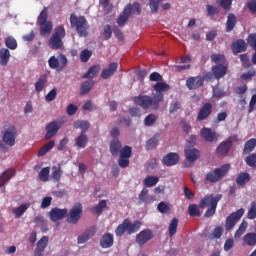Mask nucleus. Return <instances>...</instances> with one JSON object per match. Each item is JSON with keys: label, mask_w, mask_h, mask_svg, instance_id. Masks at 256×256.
Wrapping results in <instances>:
<instances>
[{"label": "nucleus", "mask_w": 256, "mask_h": 256, "mask_svg": "<svg viewBox=\"0 0 256 256\" xmlns=\"http://www.w3.org/2000/svg\"><path fill=\"white\" fill-rule=\"evenodd\" d=\"M141 225H143V223L139 220L132 223L129 218H126L116 227L115 235L116 237H123L125 233H127V235H133V233H137L139 229H141Z\"/></svg>", "instance_id": "f257e3e1"}, {"label": "nucleus", "mask_w": 256, "mask_h": 256, "mask_svg": "<svg viewBox=\"0 0 256 256\" xmlns=\"http://www.w3.org/2000/svg\"><path fill=\"white\" fill-rule=\"evenodd\" d=\"M222 197H223V195H221V194H218L216 196L206 195L200 201V203H199L200 209H205V207H207V205L210 206L206 210L204 217L209 218V217H213V215H215V213L217 212V205H218L219 201H221Z\"/></svg>", "instance_id": "f03ea898"}, {"label": "nucleus", "mask_w": 256, "mask_h": 256, "mask_svg": "<svg viewBox=\"0 0 256 256\" xmlns=\"http://www.w3.org/2000/svg\"><path fill=\"white\" fill-rule=\"evenodd\" d=\"M70 24L72 29L78 33L79 37H87L89 35V22L85 16L70 15Z\"/></svg>", "instance_id": "7ed1b4c3"}, {"label": "nucleus", "mask_w": 256, "mask_h": 256, "mask_svg": "<svg viewBox=\"0 0 256 256\" xmlns=\"http://www.w3.org/2000/svg\"><path fill=\"white\" fill-rule=\"evenodd\" d=\"M47 19H49V9L44 7L37 18V23L40 27V35L44 37L51 35V31H53V22Z\"/></svg>", "instance_id": "20e7f679"}, {"label": "nucleus", "mask_w": 256, "mask_h": 256, "mask_svg": "<svg viewBox=\"0 0 256 256\" xmlns=\"http://www.w3.org/2000/svg\"><path fill=\"white\" fill-rule=\"evenodd\" d=\"M230 169L231 164H224L221 167L214 169V171L208 172L205 179L206 181H209V183H219V181L229 173Z\"/></svg>", "instance_id": "39448f33"}, {"label": "nucleus", "mask_w": 256, "mask_h": 256, "mask_svg": "<svg viewBox=\"0 0 256 256\" xmlns=\"http://www.w3.org/2000/svg\"><path fill=\"white\" fill-rule=\"evenodd\" d=\"M155 96L153 97L149 95H139L134 97V103L135 105H138L139 107H142V109H153V111H157L159 109L160 102H155Z\"/></svg>", "instance_id": "423d86ee"}, {"label": "nucleus", "mask_w": 256, "mask_h": 256, "mask_svg": "<svg viewBox=\"0 0 256 256\" xmlns=\"http://www.w3.org/2000/svg\"><path fill=\"white\" fill-rule=\"evenodd\" d=\"M65 35V28L63 26H58L55 28L49 41V46L51 49H61V47H63V39H65Z\"/></svg>", "instance_id": "0eeeda50"}, {"label": "nucleus", "mask_w": 256, "mask_h": 256, "mask_svg": "<svg viewBox=\"0 0 256 256\" xmlns=\"http://www.w3.org/2000/svg\"><path fill=\"white\" fill-rule=\"evenodd\" d=\"M65 124V118H61L60 120H53L46 125V134L44 136L46 141L49 139H53L57 133H59V129L63 127Z\"/></svg>", "instance_id": "6e6552de"}, {"label": "nucleus", "mask_w": 256, "mask_h": 256, "mask_svg": "<svg viewBox=\"0 0 256 256\" xmlns=\"http://www.w3.org/2000/svg\"><path fill=\"white\" fill-rule=\"evenodd\" d=\"M237 140V135H232L227 140L221 142L216 148V154L218 157H227L229 155V151H231V147H233V143Z\"/></svg>", "instance_id": "1a4fd4ad"}, {"label": "nucleus", "mask_w": 256, "mask_h": 256, "mask_svg": "<svg viewBox=\"0 0 256 256\" xmlns=\"http://www.w3.org/2000/svg\"><path fill=\"white\" fill-rule=\"evenodd\" d=\"M81 217H83V205L76 203L69 211L66 221L70 225H77Z\"/></svg>", "instance_id": "9d476101"}, {"label": "nucleus", "mask_w": 256, "mask_h": 256, "mask_svg": "<svg viewBox=\"0 0 256 256\" xmlns=\"http://www.w3.org/2000/svg\"><path fill=\"white\" fill-rule=\"evenodd\" d=\"M153 89L156 92L154 94L156 103H163L165 96L163 93H167V91L171 90V86L165 82H157L153 85Z\"/></svg>", "instance_id": "9b49d317"}, {"label": "nucleus", "mask_w": 256, "mask_h": 256, "mask_svg": "<svg viewBox=\"0 0 256 256\" xmlns=\"http://www.w3.org/2000/svg\"><path fill=\"white\" fill-rule=\"evenodd\" d=\"M132 151L133 150L130 146H124L120 150V158L118 160L119 167H121L122 169L129 167V159H131Z\"/></svg>", "instance_id": "f8f14e48"}, {"label": "nucleus", "mask_w": 256, "mask_h": 256, "mask_svg": "<svg viewBox=\"0 0 256 256\" xmlns=\"http://www.w3.org/2000/svg\"><path fill=\"white\" fill-rule=\"evenodd\" d=\"M243 215H245V209L243 208H240L236 212L231 213L226 218V230L231 231V229L237 225V221H239Z\"/></svg>", "instance_id": "ddd939ff"}, {"label": "nucleus", "mask_w": 256, "mask_h": 256, "mask_svg": "<svg viewBox=\"0 0 256 256\" xmlns=\"http://www.w3.org/2000/svg\"><path fill=\"white\" fill-rule=\"evenodd\" d=\"M153 237L154 235L152 230L144 229L139 234L136 235V243L140 247H143V245H145V243H148V241H151Z\"/></svg>", "instance_id": "4468645a"}, {"label": "nucleus", "mask_w": 256, "mask_h": 256, "mask_svg": "<svg viewBox=\"0 0 256 256\" xmlns=\"http://www.w3.org/2000/svg\"><path fill=\"white\" fill-rule=\"evenodd\" d=\"M211 113H213V104L210 102L204 103L198 112L197 121H205V119H209Z\"/></svg>", "instance_id": "2eb2a0df"}, {"label": "nucleus", "mask_w": 256, "mask_h": 256, "mask_svg": "<svg viewBox=\"0 0 256 256\" xmlns=\"http://www.w3.org/2000/svg\"><path fill=\"white\" fill-rule=\"evenodd\" d=\"M15 139H17V129L14 126H11L5 131L3 141L6 143V145L13 147V145H15Z\"/></svg>", "instance_id": "dca6fc26"}, {"label": "nucleus", "mask_w": 256, "mask_h": 256, "mask_svg": "<svg viewBox=\"0 0 256 256\" xmlns=\"http://www.w3.org/2000/svg\"><path fill=\"white\" fill-rule=\"evenodd\" d=\"M68 210L67 208H52L49 212L50 221H61V219H65L67 217Z\"/></svg>", "instance_id": "f3484780"}, {"label": "nucleus", "mask_w": 256, "mask_h": 256, "mask_svg": "<svg viewBox=\"0 0 256 256\" xmlns=\"http://www.w3.org/2000/svg\"><path fill=\"white\" fill-rule=\"evenodd\" d=\"M205 84V78L203 76L190 77L186 80V87L190 90L199 89Z\"/></svg>", "instance_id": "a211bd4d"}, {"label": "nucleus", "mask_w": 256, "mask_h": 256, "mask_svg": "<svg viewBox=\"0 0 256 256\" xmlns=\"http://www.w3.org/2000/svg\"><path fill=\"white\" fill-rule=\"evenodd\" d=\"M184 153L189 163H195L201 157V152L197 148H185Z\"/></svg>", "instance_id": "6ab92c4d"}, {"label": "nucleus", "mask_w": 256, "mask_h": 256, "mask_svg": "<svg viewBox=\"0 0 256 256\" xmlns=\"http://www.w3.org/2000/svg\"><path fill=\"white\" fill-rule=\"evenodd\" d=\"M49 245V237L43 236L38 242L34 251V256H43L45 249Z\"/></svg>", "instance_id": "aec40b11"}, {"label": "nucleus", "mask_w": 256, "mask_h": 256, "mask_svg": "<svg viewBox=\"0 0 256 256\" xmlns=\"http://www.w3.org/2000/svg\"><path fill=\"white\" fill-rule=\"evenodd\" d=\"M163 165L166 167H173V165H177L179 163V154L170 152L162 159Z\"/></svg>", "instance_id": "412c9836"}, {"label": "nucleus", "mask_w": 256, "mask_h": 256, "mask_svg": "<svg viewBox=\"0 0 256 256\" xmlns=\"http://www.w3.org/2000/svg\"><path fill=\"white\" fill-rule=\"evenodd\" d=\"M200 135L205 141H207V143L217 141V132L213 131L211 128L204 127L201 130Z\"/></svg>", "instance_id": "4be33fe9"}, {"label": "nucleus", "mask_w": 256, "mask_h": 256, "mask_svg": "<svg viewBox=\"0 0 256 256\" xmlns=\"http://www.w3.org/2000/svg\"><path fill=\"white\" fill-rule=\"evenodd\" d=\"M131 17V5H126L123 9L122 14L119 15L117 23L119 27H125V23L129 21Z\"/></svg>", "instance_id": "5701e85b"}, {"label": "nucleus", "mask_w": 256, "mask_h": 256, "mask_svg": "<svg viewBox=\"0 0 256 256\" xmlns=\"http://www.w3.org/2000/svg\"><path fill=\"white\" fill-rule=\"evenodd\" d=\"M114 241H115V238L113 234L105 233L100 238V242H99L100 247H102V249H111V246L113 245Z\"/></svg>", "instance_id": "b1692460"}, {"label": "nucleus", "mask_w": 256, "mask_h": 256, "mask_svg": "<svg viewBox=\"0 0 256 256\" xmlns=\"http://www.w3.org/2000/svg\"><path fill=\"white\" fill-rule=\"evenodd\" d=\"M15 169L9 168L5 170L1 175H0V188L5 186V183L11 180L12 177H15Z\"/></svg>", "instance_id": "393cba45"}, {"label": "nucleus", "mask_w": 256, "mask_h": 256, "mask_svg": "<svg viewBox=\"0 0 256 256\" xmlns=\"http://www.w3.org/2000/svg\"><path fill=\"white\" fill-rule=\"evenodd\" d=\"M121 149H123V145L121 144V141H119V139H113L110 142V153L112 157H118Z\"/></svg>", "instance_id": "a878e982"}, {"label": "nucleus", "mask_w": 256, "mask_h": 256, "mask_svg": "<svg viewBox=\"0 0 256 256\" xmlns=\"http://www.w3.org/2000/svg\"><path fill=\"white\" fill-rule=\"evenodd\" d=\"M232 51L234 55H237L238 53H243V51H247V43H245V40L238 39L232 44Z\"/></svg>", "instance_id": "bb28decb"}, {"label": "nucleus", "mask_w": 256, "mask_h": 256, "mask_svg": "<svg viewBox=\"0 0 256 256\" xmlns=\"http://www.w3.org/2000/svg\"><path fill=\"white\" fill-rule=\"evenodd\" d=\"M251 181V175L247 172H241L236 177V184L238 187H245L246 183H249Z\"/></svg>", "instance_id": "cd10ccee"}, {"label": "nucleus", "mask_w": 256, "mask_h": 256, "mask_svg": "<svg viewBox=\"0 0 256 256\" xmlns=\"http://www.w3.org/2000/svg\"><path fill=\"white\" fill-rule=\"evenodd\" d=\"M74 129H81V134L87 133L91 124L87 120H77L73 123Z\"/></svg>", "instance_id": "c85d7f7f"}, {"label": "nucleus", "mask_w": 256, "mask_h": 256, "mask_svg": "<svg viewBox=\"0 0 256 256\" xmlns=\"http://www.w3.org/2000/svg\"><path fill=\"white\" fill-rule=\"evenodd\" d=\"M213 75L215 79H221V77H225L227 74V66L225 65H217L212 68Z\"/></svg>", "instance_id": "c756f323"}, {"label": "nucleus", "mask_w": 256, "mask_h": 256, "mask_svg": "<svg viewBox=\"0 0 256 256\" xmlns=\"http://www.w3.org/2000/svg\"><path fill=\"white\" fill-rule=\"evenodd\" d=\"M95 85V81L93 80H87L84 81L80 86V95H88L89 91L93 89V86Z\"/></svg>", "instance_id": "7c9ffc66"}, {"label": "nucleus", "mask_w": 256, "mask_h": 256, "mask_svg": "<svg viewBox=\"0 0 256 256\" xmlns=\"http://www.w3.org/2000/svg\"><path fill=\"white\" fill-rule=\"evenodd\" d=\"M236 25H237V16H235V14H229L227 16V21H226L227 33H231V31H233V29H235Z\"/></svg>", "instance_id": "2f4dec72"}, {"label": "nucleus", "mask_w": 256, "mask_h": 256, "mask_svg": "<svg viewBox=\"0 0 256 256\" xmlns=\"http://www.w3.org/2000/svg\"><path fill=\"white\" fill-rule=\"evenodd\" d=\"M243 245H248V247H255L256 245V233L249 232L243 237Z\"/></svg>", "instance_id": "473e14b6"}, {"label": "nucleus", "mask_w": 256, "mask_h": 256, "mask_svg": "<svg viewBox=\"0 0 256 256\" xmlns=\"http://www.w3.org/2000/svg\"><path fill=\"white\" fill-rule=\"evenodd\" d=\"M105 209H107V200H100L97 205H94L90 209V211L92 213H95L96 215H101V213H103V211H105Z\"/></svg>", "instance_id": "72a5a7b5"}, {"label": "nucleus", "mask_w": 256, "mask_h": 256, "mask_svg": "<svg viewBox=\"0 0 256 256\" xmlns=\"http://www.w3.org/2000/svg\"><path fill=\"white\" fill-rule=\"evenodd\" d=\"M117 72V65H110L108 68H105L101 72L102 79H109V77H113Z\"/></svg>", "instance_id": "f704fd0d"}, {"label": "nucleus", "mask_w": 256, "mask_h": 256, "mask_svg": "<svg viewBox=\"0 0 256 256\" xmlns=\"http://www.w3.org/2000/svg\"><path fill=\"white\" fill-rule=\"evenodd\" d=\"M63 175V170H61V165L53 166L52 167V175L51 178L53 179L54 183H59L61 181V177Z\"/></svg>", "instance_id": "c9c22d12"}, {"label": "nucleus", "mask_w": 256, "mask_h": 256, "mask_svg": "<svg viewBox=\"0 0 256 256\" xmlns=\"http://www.w3.org/2000/svg\"><path fill=\"white\" fill-rule=\"evenodd\" d=\"M11 59V52L7 48H2L0 50V65H7Z\"/></svg>", "instance_id": "e433bc0d"}, {"label": "nucleus", "mask_w": 256, "mask_h": 256, "mask_svg": "<svg viewBox=\"0 0 256 256\" xmlns=\"http://www.w3.org/2000/svg\"><path fill=\"white\" fill-rule=\"evenodd\" d=\"M27 209H29V204H27V203H23L19 207L13 208L12 213H13L15 219H19V217H21L23 215V213H25V211H27Z\"/></svg>", "instance_id": "4c0bfd02"}, {"label": "nucleus", "mask_w": 256, "mask_h": 256, "mask_svg": "<svg viewBox=\"0 0 256 256\" xmlns=\"http://www.w3.org/2000/svg\"><path fill=\"white\" fill-rule=\"evenodd\" d=\"M45 85H47V76L42 75L39 77V79L35 83V92L41 93V91L45 89Z\"/></svg>", "instance_id": "58836bf2"}, {"label": "nucleus", "mask_w": 256, "mask_h": 256, "mask_svg": "<svg viewBox=\"0 0 256 256\" xmlns=\"http://www.w3.org/2000/svg\"><path fill=\"white\" fill-rule=\"evenodd\" d=\"M99 73V66H91L87 73L83 74L82 79H95V76Z\"/></svg>", "instance_id": "ea45409f"}, {"label": "nucleus", "mask_w": 256, "mask_h": 256, "mask_svg": "<svg viewBox=\"0 0 256 256\" xmlns=\"http://www.w3.org/2000/svg\"><path fill=\"white\" fill-rule=\"evenodd\" d=\"M87 143H89V138L85 134H80L76 138V146L79 147V149H85L87 147Z\"/></svg>", "instance_id": "a19ab883"}, {"label": "nucleus", "mask_w": 256, "mask_h": 256, "mask_svg": "<svg viewBox=\"0 0 256 256\" xmlns=\"http://www.w3.org/2000/svg\"><path fill=\"white\" fill-rule=\"evenodd\" d=\"M255 147H256V139L255 138L249 139L244 144V149H243L244 155H249V153H251V151H253V149H255Z\"/></svg>", "instance_id": "79ce46f5"}, {"label": "nucleus", "mask_w": 256, "mask_h": 256, "mask_svg": "<svg viewBox=\"0 0 256 256\" xmlns=\"http://www.w3.org/2000/svg\"><path fill=\"white\" fill-rule=\"evenodd\" d=\"M5 46L11 51L17 49V40L13 36H7L4 40Z\"/></svg>", "instance_id": "37998d69"}, {"label": "nucleus", "mask_w": 256, "mask_h": 256, "mask_svg": "<svg viewBox=\"0 0 256 256\" xmlns=\"http://www.w3.org/2000/svg\"><path fill=\"white\" fill-rule=\"evenodd\" d=\"M159 183V177L157 176H148L143 180V185L145 187H155Z\"/></svg>", "instance_id": "c03bdc74"}, {"label": "nucleus", "mask_w": 256, "mask_h": 256, "mask_svg": "<svg viewBox=\"0 0 256 256\" xmlns=\"http://www.w3.org/2000/svg\"><path fill=\"white\" fill-rule=\"evenodd\" d=\"M247 227H249V223H247L246 220H243L234 234L235 239H239L243 235V233L247 231Z\"/></svg>", "instance_id": "a18cd8bd"}, {"label": "nucleus", "mask_w": 256, "mask_h": 256, "mask_svg": "<svg viewBox=\"0 0 256 256\" xmlns=\"http://www.w3.org/2000/svg\"><path fill=\"white\" fill-rule=\"evenodd\" d=\"M188 213L190 217H201V210H199L197 204H190L188 206Z\"/></svg>", "instance_id": "49530a36"}, {"label": "nucleus", "mask_w": 256, "mask_h": 256, "mask_svg": "<svg viewBox=\"0 0 256 256\" xmlns=\"http://www.w3.org/2000/svg\"><path fill=\"white\" fill-rule=\"evenodd\" d=\"M178 225H179V220L177 218H173L171 220V223H170L169 227H168L170 237H173V235H175L177 233Z\"/></svg>", "instance_id": "de8ad7c7"}, {"label": "nucleus", "mask_w": 256, "mask_h": 256, "mask_svg": "<svg viewBox=\"0 0 256 256\" xmlns=\"http://www.w3.org/2000/svg\"><path fill=\"white\" fill-rule=\"evenodd\" d=\"M211 61H212V63H215L216 65H225V55L212 54Z\"/></svg>", "instance_id": "09e8293b"}, {"label": "nucleus", "mask_w": 256, "mask_h": 256, "mask_svg": "<svg viewBox=\"0 0 256 256\" xmlns=\"http://www.w3.org/2000/svg\"><path fill=\"white\" fill-rule=\"evenodd\" d=\"M157 122V115L155 114H149L144 119V125L146 127H153L155 123Z\"/></svg>", "instance_id": "8fccbe9b"}, {"label": "nucleus", "mask_w": 256, "mask_h": 256, "mask_svg": "<svg viewBox=\"0 0 256 256\" xmlns=\"http://www.w3.org/2000/svg\"><path fill=\"white\" fill-rule=\"evenodd\" d=\"M51 172L50 167L42 168L39 172L40 181L46 182L49 181V173Z\"/></svg>", "instance_id": "3c124183"}, {"label": "nucleus", "mask_w": 256, "mask_h": 256, "mask_svg": "<svg viewBox=\"0 0 256 256\" xmlns=\"http://www.w3.org/2000/svg\"><path fill=\"white\" fill-rule=\"evenodd\" d=\"M112 35L113 29L111 28V25L107 24L106 26H104L102 37L105 41H108V39H111Z\"/></svg>", "instance_id": "603ef678"}, {"label": "nucleus", "mask_w": 256, "mask_h": 256, "mask_svg": "<svg viewBox=\"0 0 256 256\" xmlns=\"http://www.w3.org/2000/svg\"><path fill=\"white\" fill-rule=\"evenodd\" d=\"M157 209L159 211V213H162V214H167L169 213V211H171V207L169 206V204L165 203V202H160L158 205H157Z\"/></svg>", "instance_id": "864d4df0"}, {"label": "nucleus", "mask_w": 256, "mask_h": 256, "mask_svg": "<svg viewBox=\"0 0 256 256\" xmlns=\"http://www.w3.org/2000/svg\"><path fill=\"white\" fill-rule=\"evenodd\" d=\"M157 143H159V140L156 137L150 138L145 145V148L147 151H151V149H155L157 147Z\"/></svg>", "instance_id": "5fc2aeb1"}, {"label": "nucleus", "mask_w": 256, "mask_h": 256, "mask_svg": "<svg viewBox=\"0 0 256 256\" xmlns=\"http://www.w3.org/2000/svg\"><path fill=\"white\" fill-rule=\"evenodd\" d=\"M127 5H130L131 7V13L133 15H141V3L134 2L133 4L129 3Z\"/></svg>", "instance_id": "6e6d98bb"}, {"label": "nucleus", "mask_w": 256, "mask_h": 256, "mask_svg": "<svg viewBox=\"0 0 256 256\" xmlns=\"http://www.w3.org/2000/svg\"><path fill=\"white\" fill-rule=\"evenodd\" d=\"M57 99V88H53L48 92V94L45 96V101L47 103H51V101H55Z\"/></svg>", "instance_id": "4d7b16f0"}, {"label": "nucleus", "mask_w": 256, "mask_h": 256, "mask_svg": "<svg viewBox=\"0 0 256 256\" xmlns=\"http://www.w3.org/2000/svg\"><path fill=\"white\" fill-rule=\"evenodd\" d=\"M91 55H93V53L91 52V50L89 49H84L81 54H80V59L82 61V63H87V61H89V59H91Z\"/></svg>", "instance_id": "13d9d810"}, {"label": "nucleus", "mask_w": 256, "mask_h": 256, "mask_svg": "<svg viewBox=\"0 0 256 256\" xmlns=\"http://www.w3.org/2000/svg\"><path fill=\"white\" fill-rule=\"evenodd\" d=\"M161 1H163V0H150L149 1V7H150V11L152 13H157V11H159V5L161 4Z\"/></svg>", "instance_id": "bf43d9fd"}, {"label": "nucleus", "mask_w": 256, "mask_h": 256, "mask_svg": "<svg viewBox=\"0 0 256 256\" xmlns=\"http://www.w3.org/2000/svg\"><path fill=\"white\" fill-rule=\"evenodd\" d=\"M245 162L248 167H256V153L248 155L245 159Z\"/></svg>", "instance_id": "052dcab7"}, {"label": "nucleus", "mask_w": 256, "mask_h": 256, "mask_svg": "<svg viewBox=\"0 0 256 256\" xmlns=\"http://www.w3.org/2000/svg\"><path fill=\"white\" fill-rule=\"evenodd\" d=\"M247 219H256V202H252L247 213Z\"/></svg>", "instance_id": "680f3d73"}, {"label": "nucleus", "mask_w": 256, "mask_h": 256, "mask_svg": "<svg viewBox=\"0 0 256 256\" xmlns=\"http://www.w3.org/2000/svg\"><path fill=\"white\" fill-rule=\"evenodd\" d=\"M246 7L250 13L256 15V0H249L246 2Z\"/></svg>", "instance_id": "e2e57ef3"}, {"label": "nucleus", "mask_w": 256, "mask_h": 256, "mask_svg": "<svg viewBox=\"0 0 256 256\" xmlns=\"http://www.w3.org/2000/svg\"><path fill=\"white\" fill-rule=\"evenodd\" d=\"M179 109H181V102L179 101H175L174 103H172L169 107V113L171 115H173V113H177V111H179Z\"/></svg>", "instance_id": "0e129e2a"}, {"label": "nucleus", "mask_w": 256, "mask_h": 256, "mask_svg": "<svg viewBox=\"0 0 256 256\" xmlns=\"http://www.w3.org/2000/svg\"><path fill=\"white\" fill-rule=\"evenodd\" d=\"M136 75L140 81H143V79H145V77L149 75V71H147V69L138 68L136 71Z\"/></svg>", "instance_id": "69168bd1"}, {"label": "nucleus", "mask_w": 256, "mask_h": 256, "mask_svg": "<svg viewBox=\"0 0 256 256\" xmlns=\"http://www.w3.org/2000/svg\"><path fill=\"white\" fill-rule=\"evenodd\" d=\"M248 44L253 48L254 51H256V33L248 36Z\"/></svg>", "instance_id": "338daca9"}, {"label": "nucleus", "mask_w": 256, "mask_h": 256, "mask_svg": "<svg viewBox=\"0 0 256 256\" xmlns=\"http://www.w3.org/2000/svg\"><path fill=\"white\" fill-rule=\"evenodd\" d=\"M84 233L87 234L90 239H91V237H95V234L97 233V226L94 225V226L87 228L84 231Z\"/></svg>", "instance_id": "774afa93"}]
</instances>
